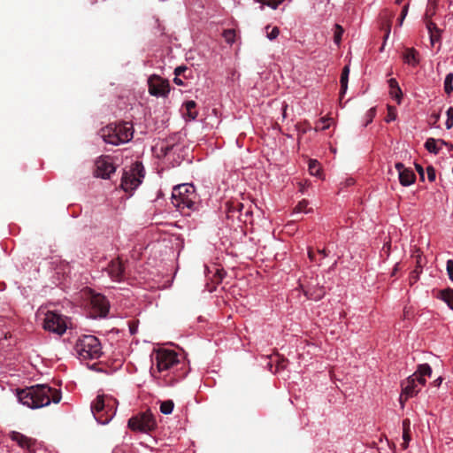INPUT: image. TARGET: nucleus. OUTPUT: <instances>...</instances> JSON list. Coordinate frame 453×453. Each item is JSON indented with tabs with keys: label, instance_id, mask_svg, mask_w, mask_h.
<instances>
[{
	"label": "nucleus",
	"instance_id": "393cba45",
	"mask_svg": "<svg viewBox=\"0 0 453 453\" xmlns=\"http://www.w3.org/2000/svg\"><path fill=\"white\" fill-rule=\"evenodd\" d=\"M444 91L447 95H450L453 92V73H448L445 77Z\"/></svg>",
	"mask_w": 453,
	"mask_h": 453
},
{
	"label": "nucleus",
	"instance_id": "f257e3e1",
	"mask_svg": "<svg viewBox=\"0 0 453 453\" xmlns=\"http://www.w3.org/2000/svg\"><path fill=\"white\" fill-rule=\"evenodd\" d=\"M17 395L22 404L32 409L47 406L51 402L58 403L61 400L60 391L45 384H38L20 389Z\"/></svg>",
	"mask_w": 453,
	"mask_h": 453
},
{
	"label": "nucleus",
	"instance_id": "4c0bfd02",
	"mask_svg": "<svg viewBox=\"0 0 453 453\" xmlns=\"http://www.w3.org/2000/svg\"><path fill=\"white\" fill-rule=\"evenodd\" d=\"M375 114H376V109L374 107L371 108L365 114V117H366V122L365 124V126H367L368 124H370L373 118L375 117Z\"/></svg>",
	"mask_w": 453,
	"mask_h": 453
},
{
	"label": "nucleus",
	"instance_id": "052dcab7",
	"mask_svg": "<svg viewBox=\"0 0 453 453\" xmlns=\"http://www.w3.org/2000/svg\"><path fill=\"white\" fill-rule=\"evenodd\" d=\"M408 445H409V442L408 441H403V442L402 443V448L403 449H406L408 448Z\"/></svg>",
	"mask_w": 453,
	"mask_h": 453
},
{
	"label": "nucleus",
	"instance_id": "3c124183",
	"mask_svg": "<svg viewBox=\"0 0 453 453\" xmlns=\"http://www.w3.org/2000/svg\"><path fill=\"white\" fill-rule=\"evenodd\" d=\"M445 125L447 129H451L453 127V119L447 118Z\"/></svg>",
	"mask_w": 453,
	"mask_h": 453
},
{
	"label": "nucleus",
	"instance_id": "f3484780",
	"mask_svg": "<svg viewBox=\"0 0 453 453\" xmlns=\"http://www.w3.org/2000/svg\"><path fill=\"white\" fill-rule=\"evenodd\" d=\"M399 181L403 186H410L416 180V175L411 169H402V173L398 175Z\"/></svg>",
	"mask_w": 453,
	"mask_h": 453
},
{
	"label": "nucleus",
	"instance_id": "2eb2a0df",
	"mask_svg": "<svg viewBox=\"0 0 453 453\" xmlns=\"http://www.w3.org/2000/svg\"><path fill=\"white\" fill-rule=\"evenodd\" d=\"M117 132L120 143L127 142L133 138V126L128 122L117 125Z\"/></svg>",
	"mask_w": 453,
	"mask_h": 453
},
{
	"label": "nucleus",
	"instance_id": "7ed1b4c3",
	"mask_svg": "<svg viewBox=\"0 0 453 453\" xmlns=\"http://www.w3.org/2000/svg\"><path fill=\"white\" fill-rule=\"evenodd\" d=\"M172 203L183 214L196 209V195L195 188L189 184H180L173 188L172 192Z\"/></svg>",
	"mask_w": 453,
	"mask_h": 453
},
{
	"label": "nucleus",
	"instance_id": "9d476101",
	"mask_svg": "<svg viewBox=\"0 0 453 453\" xmlns=\"http://www.w3.org/2000/svg\"><path fill=\"white\" fill-rule=\"evenodd\" d=\"M149 92L156 96H166L170 92V85L167 80L158 75H152L149 78Z\"/></svg>",
	"mask_w": 453,
	"mask_h": 453
},
{
	"label": "nucleus",
	"instance_id": "f8f14e48",
	"mask_svg": "<svg viewBox=\"0 0 453 453\" xmlns=\"http://www.w3.org/2000/svg\"><path fill=\"white\" fill-rule=\"evenodd\" d=\"M99 135L107 143L119 145V137L118 136L117 125L110 124L99 130Z\"/></svg>",
	"mask_w": 453,
	"mask_h": 453
},
{
	"label": "nucleus",
	"instance_id": "49530a36",
	"mask_svg": "<svg viewBox=\"0 0 453 453\" xmlns=\"http://www.w3.org/2000/svg\"><path fill=\"white\" fill-rule=\"evenodd\" d=\"M440 36H441V34H439V35L436 33L430 34V40H431L432 45H434L436 41H439Z\"/></svg>",
	"mask_w": 453,
	"mask_h": 453
},
{
	"label": "nucleus",
	"instance_id": "f704fd0d",
	"mask_svg": "<svg viewBox=\"0 0 453 453\" xmlns=\"http://www.w3.org/2000/svg\"><path fill=\"white\" fill-rule=\"evenodd\" d=\"M308 202L306 200L300 201L294 209V212H309L307 210Z\"/></svg>",
	"mask_w": 453,
	"mask_h": 453
},
{
	"label": "nucleus",
	"instance_id": "864d4df0",
	"mask_svg": "<svg viewBox=\"0 0 453 453\" xmlns=\"http://www.w3.org/2000/svg\"><path fill=\"white\" fill-rule=\"evenodd\" d=\"M446 114H447V118L448 119H453V107H449L447 110Z\"/></svg>",
	"mask_w": 453,
	"mask_h": 453
},
{
	"label": "nucleus",
	"instance_id": "423d86ee",
	"mask_svg": "<svg viewBox=\"0 0 453 453\" xmlns=\"http://www.w3.org/2000/svg\"><path fill=\"white\" fill-rule=\"evenodd\" d=\"M144 178V167L139 161L134 163L129 171H125L121 178V188L125 192H133Z\"/></svg>",
	"mask_w": 453,
	"mask_h": 453
},
{
	"label": "nucleus",
	"instance_id": "412c9836",
	"mask_svg": "<svg viewBox=\"0 0 453 453\" xmlns=\"http://www.w3.org/2000/svg\"><path fill=\"white\" fill-rule=\"evenodd\" d=\"M441 298L453 310V289L447 288L440 292Z\"/></svg>",
	"mask_w": 453,
	"mask_h": 453
},
{
	"label": "nucleus",
	"instance_id": "473e14b6",
	"mask_svg": "<svg viewBox=\"0 0 453 453\" xmlns=\"http://www.w3.org/2000/svg\"><path fill=\"white\" fill-rule=\"evenodd\" d=\"M265 29H266V36L270 40H273V39L277 38L280 34V29L277 27H271L270 26H267L265 27Z\"/></svg>",
	"mask_w": 453,
	"mask_h": 453
},
{
	"label": "nucleus",
	"instance_id": "69168bd1",
	"mask_svg": "<svg viewBox=\"0 0 453 453\" xmlns=\"http://www.w3.org/2000/svg\"><path fill=\"white\" fill-rule=\"evenodd\" d=\"M286 108H287V105H285V106L283 107V117H285V116H286Z\"/></svg>",
	"mask_w": 453,
	"mask_h": 453
},
{
	"label": "nucleus",
	"instance_id": "1a4fd4ad",
	"mask_svg": "<svg viewBox=\"0 0 453 453\" xmlns=\"http://www.w3.org/2000/svg\"><path fill=\"white\" fill-rule=\"evenodd\" d=\"M155 361L159 372L167 371L179 363L177 353L170 349H159L155 354Z\"/></svg>",
	"mask_w": 453,
	"mask_h": 453
},
{
	"label": "nucleus",
	"instance_id": "0e129e2a",
	"mask_svg": "<svg viewBox=\"0 0 453 453\" xmlns=\"http://www.w3.org/2000/svg\"><path fill=\"white\" fill-rule=\"evenodd\" d=\"M389 32H390V28L388 27V32H387V34H386V35H385V38H386V39L388 37Z\"/></svg>",
	"mask_w": 453,
	"mask_h": 453
},
{
	"label": "nucleus",
	"instance_id": "cd10ccee",
	"mask_svg": "<svg viewBox=\"0 0 453 453\" xmlns=\"http://www.w3.org/2000/svg\"><path fill=\"white\" fill-rule=\"evenodd\" d=\"M309 171L311 175L319 176L320 172V165L315 159H310L309 161Z\"/></svg>",
	"mask_w": 453,
	"mask_h": 453
},
{
	"label": "nucleus",
	"instance_id": "ea45409f",
	"mask_svg": "<svg viewBox=\"0 0 453 453\" xmlns=\"http://www.w3.org/2000/svg\"><path fill=\"white\" fill-rule=\"evenodd\" d=\"M426 173H427V179L429 181L433 182L435 180V178H436L435 170L432 165L427 166Z\"/></svg>",
	"mask_w": 453,
	"mask_h": 453
},
{
	"label": "nucleus",
	"instance_id": "4be33fe9",
	"mask_svg": "<svg viewBox=\"0 0 453 453\" xmlns=\"http://www.w3.org/2000/svg\"><path fill=\"white\" fill-rule=\"evenodd\" d=\"M349 74V68L348 65H345L342 69V72L341 74V80H340L342 94H344L347 90Z\"/></svg>",
	"mask_w": 453,
	"mask_h": 453
},
{
	"label": "nucleus",
	"instance_id": "ddd939ff",
	"mask_svg": "<svg viewBox=\"0 0 453 453\" xmlns=\"http://www.w3.org/2000/svg\"><path fill=\"white\" fill-rule=\"evenodd\" d=\"M91 305L95 312L100 317H105L109 312V302L102 295H94L91 297Z\"/></svg>",
	"mask_w": 453,
	"mask_h": 453
},
{
	"label": "nucleus",
	"instance_id": "4d7b16f0",
	"mask_svg": "<svg viewBox=\"0 0 453 453\" xmlns=\"http://www.w3.org/2000/svg\"><path fill=\"white\" fill-rule=\"evenodd\" d=\"M173 82L177 85H183V81L181 79L179 78V76H175L174 79H173Z\"/></svg>",
	"mask_w": 453,
	"mask_h": 453
},
{
	"label": "nucleus",
	"instance_id": "338daca9",
	"mask_svg": "<svg viewBox=\"0 0 453 453\" xmlns=\"http://www.w3.org/2000/svg\"><path fill=\"white\" fill-rule=\"evenodd\" d=\"M402 2H403V0H395V4H398V5L401 4Z\"/></svg>",
	"mask_w": 453,
	"mask_h": 453
},
{
	"label": "nucleus",
	"instance_id": "39448f33",
	"mask_svg": "<svg viewBox=\"0 0 453 453\" xmlns=\"http://www.w3.org/2000/svg\"><path fill=\"white\" fill-rule=\"evenodd\" d=\"M75 352L81 359H97L102 355V346L94 335H82L78 338L74 346Z\"/></svg>",
	"mask_w": 453,
	"mask_h": 453
},
{
	"label": "nucleus",
	"instance_id": "8fccbe9b",
	"mask_svg": "<svg viewBox=\"0 0 453 453\" xmlns=\"http://www.w3.org/2000/svg\"><path fill=\"white\" fill-rule=\"evenodd\" d=\"M395 166L398 172V175L400 174V173H402V169H406L403 163H396Z\"/></svg>",
	"mask_w": 453,
	"mask_h": 453
},
{
	"label": "nucleus",
	"instance_id": "13d9d810",
	"mask_svg": "<svg viewBox=\"0 0 453 453\" xmlns=\"http://www.w3.org/2000/svg\"><path fill=\"white\" fill-rule=\"evenodd\" d=\"M415 167H416V170H417V172H418V174H419V173H422L424 172V169H423V167H422L420 165L416 164V165H415Z\"/></svg>",
	"mask_w": 453,
	"mask_h": 453
},
{
	"label": "nucleus",
	"instance_id": "79ce46f5",
	"mask_svg": "<svg viewBox=\"0 0 453 453\" xmlns=\"http://www.w3.org/2000/svg\"><path fill=\"white\" fill-rule=\"evenodd\" d=\"M389 94L390 96L396 101V103L398 104H401V101H402V96H403V92L401 91V94H398L396 92V89H392L390 88V91H389Z\"/></svg>",
	"mask_w": 453,
	"mask_h": 453
},
{
	"label": "nucleus",
	"instance_id": "7c9ffc66",
	"mask_svg": "<svg viewBox=\"0 0 453 453\" xmlns=\"http://www.w3.org/2000/svg\"><path fill=\"white\" fill-rule=\"evenodd\" d=\"M437 6L438 5L427 3L426 10L424 15V19H431L432 17L436 13Z\"/></svg>",
	"mask_w": 453,
	"mask_h": 453
},
{
	"label": "nucleus",
	"instance_id": "c85d7f7f",
	"mask_svg": "<svg viewBox=\"0 0 453 453\" xmlns=\"http://www.w3.org/2000/svg\"><path fill=\"white\" fill-rule=\"evenodd\" d=\"M343 32H344V30L341 25L336 24L334 26V41L337 45H339L341 43Z\"/></svg>",
	"mask_w": 453,
	"mask_h": 453
},
{
	"label": "nucleus",
	"instance_id": "4468645a",
	"mask_svg": "<svg viewBox=\"0 0 453 453\" xmlns=\"http://www.w3.org/2000/svg\"><path fill=\"white\" fill-rule=\"evenodd\" d=\"M107 270L110 277L116 281H120L125 277V267L119 258L111 261Z\"/></svg>",
	"mask_w": 453,
	"mask_h": 453
},
{
	"label": "nucleus",
	"instance_id": "bb28decb",
	"mask_svg": "<svg viewBox=\"0 0 453 453\" xmlns=\"http://www.w3.org/2000/svg\"><path fill=\"white\" fill-rule=\"evenodd\" d=\"M403 440L410 442L411 441V422L408 418L403 421Z\"/></svg>",
	"mask_w": 453,
	"mask_h": 453
},
{
	"label": "nucleus",
	"instance_id": "bf43d9fd",
	"mask_svg": "<svg viewBox=\"0 0 453 453\" xmlns=\"http://www.w3.org/2000/svg\"><path fill=\"white\" fill-rule=\"evenodd\" d=\"M398 270H399V264H395V265L393 269V272H392V276L395 275Z\"/></svg>",
	"mask_w": 453,
	"mask_h": 453
},
{
	"label": "nucleus",
	"instance_id": "c756f323",
	"mask_svg": "<svg viewBox=\"0 0 453 453\" xmlns=\"http://www.w3.org/2000/svg\"><path fill=\"white\" fill-rule=\"evenodd\" d=\"M222 35L228 44H232L235 39V31L234 29H226Z\"/></svg>",
	"mask_w": 453,
	"mask_h": 453
},
{
	"label": "nucleus",
	"instance_id": "603ef678",
	"mask_svg": "<svg viewBox=\"0 0 453 453\" xmlns=\"http://www.w3.org/2000/svg\"><path fill=\"white\" fill-rule=\"evenodd\" d=\"M327 120H328V119H324V118H322V119H320V122H322V123L324 124V125L320 127L322 130H326V129H327V128L329 127L330 124H328V123L326 124V123Z\"/></svg>",
	"mask_w": 453,
	"mask_h": 453
},
{
	"label": "nucleus",
	"instance_id": "6e6552de",
	"mask_svg": "<svg viewBox=\"0 0 453 453\" xmlns=\"http://www.w3.org/2000/svg\"><path fill=\"white\" fill-rule=\"evenodd\" d=\"M43 328L47 331L62 335L67 328L65 319L55 311H48L45 314Z\"/></svg>",
	"mask_w": 453,
	"mask_h": 453
},
{
	"label": "nucleus",
	"instance_id": "5701e85b",
	"mask_svg": "<svg viewBox=\"0 0 453 453\" xmlns=\"http://www.w3.org/2000/svg\"><path fill=\"white\" fill-rule=\"evenodd\" d=\"M439 143V140L434 138H428L425 142V148L430 152L434 154H438L440 151V148L437 146Z\"/></svg>",
	"mask_w": 453,
	"mask_h": 453
},
{
	"label": "nucleus",
	"instance_id": "9b49d317",
	"mask_svg": "<svg viewBox=\"0 0 453 453\" xmlns=\"http://www.w3.org/2000/svg\"><path fill=\"white\" fill-rule=\"evenodd\" d=\"M116 171L109 156H101L95 162L94 175L102 179H110L111 174Z\"/></svg>",
	"mask_w": 453,
	"mask_h": 453
},
{
	"label": "nucleus",
	"instance_id": "6ab92c4d",
	"mask_svg": "<svg viewBox=\"0 0 453 453\" xmlns=\"http://www.w3.org/2000/svg\"><path fill=\"white\" fill-rule=\"evenodd\" d=\"M404 62L412 66L418 65L419 60L418 58V52L415 49H407L403 54Z\"/></svg>",
	"mask_w": 453,
	"mask_h": 453
},
{
	"label": "nucleus",
	"instance_id": "a18cd8bd",
	"mask_svg": "<svg viewBox=\"0 0 453 453\" xmlns=\"http://www.w3.org/2000/svg\"><path fill=\"white\" fill-rule=\"evenodd\" d=\"M288 360L284 357H280L277 360V368L278 369H285L287 366Z\"/></svg>",
	"mask_w": 453,
	"mask_h": 453
},
{
	"label": "nucleus",
	"instance_id": "6e6d98bb",
	"mask_svg": "<svg viewBox=\"0 0 453 453\" xmlns=\"http://www.w3.org/2000/svg\"><path fill=\"white\" fill-rule=\"evenodd\" d=\"M318 253L322 255L324 257L328 256V251L326 249H319Z\"/></svg>",
	"mask_w": 453,
	"mask_h": 453
},
{
	"label": "nucleus",
	"instance_id": "0eeeda50",
	"mask_svg": "<svg viewBox=\"0 0 453 453\" xmlns=\"http://www.w3.org/2000/svg\"><path fill=\"white\" fill-rule=\"evenodd\" d=\"M127 426L132 431L149 433L156 428L157 423L153 414L147 411L130 418Z\"/></svg>",
	"mask_w": 453,
	"mask_h": 453
},
{
	"label": "nucleus",
	"instance_id": "72a5a7b5",
	"mask_svg": "<svg viewBox=\"0 0 453 453\" xmlns=\"http://www.w3.org/2000/svg\"><path fill=\"white\" fill-rule=\"evenodd\" d=\"M243 208H244V205L242 203L232 202L229 204L228 212L229 213H234V211H240L241 212Z\"/></svg>",
	"mask_w": 453,
	"mask_h": 453
},
{
	"label": "nucleus",
	"instance_id": "a878e982",
	"mask_svg": "<svg viewBox=\"0 0 453 453\" xmlns=\"http://www.w3.org/2000/svg\"><path fill=\"white\" fill-rule=\"evenodd\" d=\"M174 403L172 400H166L161 403L160 404V411L163 414L168 415L171 414L173 411Z\"/></svg>",
	"mask_w": 453,
	"mask_h": 453
},
{
	"label": "nucleus",
	"instance_id": "5fc2aeb1",
	"mask_svg": "<svg viewBox=\"0 0 453 453\" xmlns=\"http://www.w3.org/2000/svg\"><path fill=\"white\" fill-rule=\"evenodd\" d=\"M442 382V378L441 377H439L437 379H435L434 381H433V385L434 387H439Z\"/></svg>",
	"mask_w": 453,
	"mask_h": 453
},
{
	"label": "nucleus",
	"instance_id": "e2e57ef3",
	"mask_svg": "<svg viewBox=\"0 0 453 453\" xmlns=\"http://www.w3.org/2000/svg\"><path fill=\"white\" fill-rule=\"evenodd\" d=\"M419 176H420V179H421L422 180H424V179H425V173H424V172H423L422 173H419Z\"/></svg>",
	"mask_w": 453,
	"mask_h": 453
},
{
	"label": "nucleus",
	"instance_id": "e433bc0d",
	"mask_svg": "<svg viewBox=\"0 0 453 453\" xmlns=\"http://www.w3.org/2000/svg\"><path fill=\"white\" fill-rule=\"evenodd\" d=\"M395 118H396L395 108L393 106H388V115H387L385 120L387 122H391V121L395 120Z\"/></svg>",
	"mask_w": 453,
	"mask_h": 453
},
{
	"label": "nucleus",
	"instance_id": "b1692460",
	"mask_svg": "<svg viewBox=\"0 0 453 453\" xmlns=\"http://www.w3.org/2000/svg\"><path fill=\"white\" fill-rule=\"evenodd\" d=\"M196 107V104L195 101L190 100L185 103V108L187 111V115L190 119H196L197 117V112L195 111Z\"/></svg>",
	"mask_w": 453,
	"mask_h": 453
},
{
	"label": "nucleus",
	"instance_id": "2f4dec72",
	"mask_svg": "<svg viewBox=\"0 0 453 453\" xmlns=\"http://www.w3.org/2000/svg\"><path fill=\"white\" fill-rule=\"evenodd\" d=\"M425 20V23H426V27L429 32V34L431 33H436V34H441V30L440 28H438L437 25L433 22L431 19H424Z\"/></svg>",
	"mask_w": 453,
	"mask_h": 453
},
{
	"label": "nucleus",
	"instance_id": "de8ad7c7",
	"mask_svg": "<svg viewBox=\"0 0 453 453\" xmlns=\"http://www.w3.org/2000/svg\"><path fill=\"white\" fill-rule=\"evenodd\" d=\"M439 143L441 145H444L445 147H448L449 150H453V144L449 143L448 142H445L444 140L440 139Z\"/></svg>",
	"mask_w": 453,
	"mask_h": 453
},
{
	"label": "nucleus",
	"instance_id": "774afa93",
	"mask_svg": "<svg viewBox=\"0 0 453 453\" xmlns=\"http://www.w3.org/2000/svg\"><path fill=\"white\" fill-rule=\"evenodd\" d=\"M134 333V328H131V334Z\"/></svg>",
	"mask_w": 453,
	"mask_h": 453
},
{
	"label": "nucleus",
	"instance_id": "a211bd4d",
	"mask_svg": "<svg viewBox=\"0 0 453 453\" xmlns=\"http://www.w3.org/2000/svg\"><path fill=\"white\" fill-rule=\"evenodd\" d=\"M422 257L421 255L418 254L416 256V268L410 274V284H415L418 279L419 275L422 273Z\"/></svg>",
	"mask_w": 453,
	"mask_h": 453
},
{
	"label": "nucleus",
	"instance_id": "37998d69",
	"mask_svg": "<svg viewBox=\"0 0 453 453\" xmlns=\"http://www.w3.org/2000/svg\"><path fill=\"white\" fill-rule=\"evenodd\" d=\"M388 85H389V88H392V89H396V92L398 94H401V88L398 85V82L395 79L392 78L388 81Z\"/></svg>",
	"mask_w": 453,
	"mask_h": 453
},
{
	"label": "nucleus",
	"instance_id": "20e7f679",
	"mask_svg": "<svg viewBox=\"0 0 453 453\" xmlns=\"http://www.w3.org/2000/svg\"><path fill=\"white\" fill-rule=\"evenodd\" d=\"M117 401L111 396L97 395L91 403V412L100 424H107L116 413Z\"/></svg>",
	"mask_w": 453,
	"mask_h": 453
},
{
	"label": "nucleus",
	"instance_id": "dca6fc26",
	"mask_svg": "<svg viewBox=\"0 0 453 453\" xmlns=\"http://www.w3.org/2000/svg\"><path fill=\"white\" fill-rule=\"evenodd\" d=\"M11 439L25 449H30L35 444V440L27 437L19 432H12Z\"/></svg>",
	"mask_w": 453,
	"mask_h": 453
},
{
	"label": "nucleus",
	"instance_id": "aec40b11",
	"mask_svg": "<svg viewBox=\"0 0 453 453\" xmlns=\"http://www.w3.org/2000/svg\"><path fill=\"white\" fill-rule=\"evenodd\" d=\"M304 294L307 296V298L318 301L320 300L325 296L326 291L324 288L321 287L314 289L309 288L308 290L304 291Z\"/></svg>",
	"mask_w": 453,
	"mask_h": 453
},
{
	"label": "nucleus",
	"instance_id": "c03bdc74",
	"mask_svg": "<svg viewBox=\"0 0 453 453\" xmlns=\"http://www.w3.org/2000/svg\"><path fill=\"white\" fill-rule=\"evenodd\" d=\"M188 70V68L187 66L180 65V66H178L175 68L174 74H175V76H180V75L184 74V73Z\"/></svg>",
	"mask_w": 453,
	"mask_h": 453
},
{
	"label": "nucleus",
	"instance_id": "09e8293b",
	"mask_svg": "<svg viewBox=\"0 0 453 453\" xmlns=\"http://www.w3.org/2000/svg\"><path fill=\"white\" fill-rule=\"evenodd\" d=\"M308 257L311 262L316 261V255H315L314 251L312 250V249H311V248L308 250Z\"/></svg>",
	"mask_w": 453,
	"mask_h": 453
},
{
	"label": "nucleus",
	"instance_id": "f03ea898",
	"mask_svg": "<svg viewBox=\"0 0 453 453\" xmlns=\"http://www.w3.org/2000/svg\"><path fill=\"white\" fill-rule=\"evenodd\" d=\"M432 374V368L428 364H421L418 365L417 371L401 383L402 394L399 401L402 408L404 403L410 398L416 395L420 391V386L426 384L425 376L430 377Z\"/></svg>",
	"mask_w": 453,
	"mask_h": 453
},
{
	"label": "nucleus",
	"instance_id": "680f3d73",
	"mask_svg": "<svg viewBox=\"0 0 453 453\" xmlns=\"http://www.w3.org/2000/svg\"><path fill=\"white\" fill-rule=\"evenodd\" d=\"M438 2H439V0H428L429 4H435V5H438Z\"/></svg>",
	"mask_w": 453,
	"mask_h": 453
},
{
	"label": "nucleus",
	"instance_id": "58836bf2",
	"mask_svg": "<svg viewBox=\"0 0 453 453\" xmlns=\"http://www.w3.org/2000/svg\"><path fill=\"white\" fill-rule=\"evenodd\" d=\"M409 5H410V3L408 2V3H407V4L403 7V10H402L401 15H400V17L398 18V25H399V26H402V25H403V19H405V17H406L407 13H408Z\"/></svg>",
	"mask_w": 453,
	"mask_h": 453
},
{
	"label": "nucleus",
	"instance_id": "a19ab883",
	"mask_svg": "<svg viewBox=\"0 0 453 453\" xmlns=\"http://www.w3.org/2000/svg\"><path fill=\"white\" fill-rule=\"evenodd\" d=\"M446 269L450 280L453 281V260L449 259L446 264Z\"/></svg>",
	"mask_w": 453,
	"mask_h": 453
},
{
	"label": "nucleus",
	"instance_id": "c9c22d12",
	"mask_svg": "<svg viewBox=\"0 0 453 453\" xmlns=\"http://www.w3.org/2000/svg\"><path fill=\"white\" fill-rule=\"evenodd\" d=\"M284 0H257L262 4H265L273 9H276Z\"/></svg>",
	"mask_w": 453,
	"mask_h": 453
}]
</instances>
